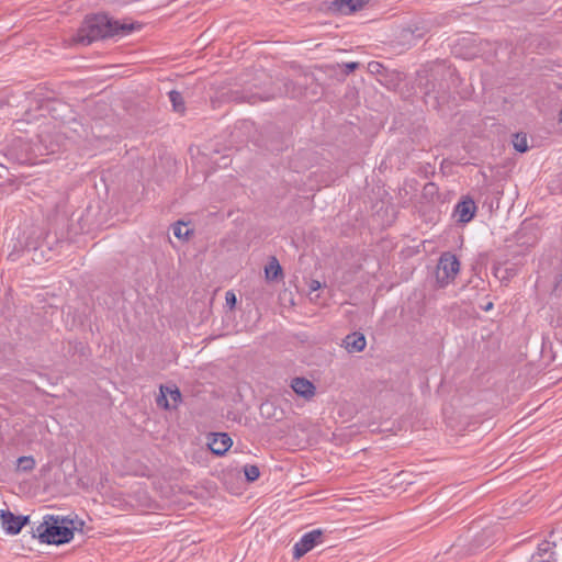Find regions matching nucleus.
Here are the masks:
<instances>
[{"label":"nucleus","mask_w":562,"mask_h":562,"mask_svg":"<svg viewBox=\"0 0 562 562\" xmlns=\"http://www.w3.org/2000/svg\"><path fill=\"white\" fill-rule=\"evenodd\" d=\"M133 26L122 24L106 14H94L85 20L77 33V42L89 45L94 41L116 35H127Z\"/></svg>","instance_id":"obj_1"},{"label":"nucleus","mask_w":562,"mask_h":562,"mask_svg":"<svg viewBox=\"0 0 562 562\" xmlns=\"http://www.w3.org/2000/svg\"><path fill=\"white\" fill-rule=\"evenodd\" d=\"M0 519L2 528L8 535H18L27 524L29 516L14 515L9 509H1Z\"/></svg>","instance_id":"obj_5"},{"label":"nucleus","mask_w":562,"mask_h":562,"mask_svg":"<svg viewBox=\"0 0 562 562\" xmlns=\"http://www.w3.org/2000/svg\"><path fill=\"white\" fill-rule=\"evenodd\" d=\"M270 407H271V405H270V404H268V403L262 404V405H261V412L263 413V412H265V409L270 408Z\"/></svg>","instance_id":"obj_22"},{"label":"nucleus","mask_w":562,"mask_h":562,"mask_svg":"<svg viewBox=\"0 0 562 562\" xmlns=\"http://www.w3.org/2000/svg\"><path fill=\"white\" fill-rule=\"evenodd\" d=\"M33 533L42 543L63 544L74 538V529L65 524V519L59 521L54 516H46L44 521L40 522Z\"/></svg>","instance_id":"obj_2"},{"label":"nucleus","mask_w":562,"mask_h":562,"mask_svg":"<svg viewBox=\"0 0 562 562\" xmlns=\"http://www.w3.org/2000/svg\"><path fill=\"white\" fill-rule=\"evenodd\" d=\"M292 390L305 400H310L315 394L314 384L305 378H294L291 382Z\"/></svg>","instance_id":"obj_9"},{"label":"nucleus","mask_w":562,"mask_h":562,"mask_svg":"<svg viewBox=\"0 0 562 562\" xmlns=\"http://www.w3.org/2000/svg\"><path fill=\"white\" fill-rule=\"evenodd\" d=\"M181 402V393L176 386H160V395L157 397L158 406L169 409L176 408Z\"/></svg>","instance_id":"obj_6"},{"label":"nucleus","mask_w":562,"mask_h":562,"mask_svg":"<svg viewBox=\"0 0 562 562\" xmlns=\"http://www.w3.org/2000/svg\"><path fill=\"white\" fill-rule=\"evenodd\" d=\"M225 301L227 306H229L231 308L235 307L237 301L235 293L232 291H227L225 294Z\"/></svg>","instance_id":"obj_19"},{"label":"nucleus","mask_w":562,"mask_h":562,"mask_svg":"<svg viewBox=\"0 0 562 562\" xmlns=\"http://www.w3.org/2000/svg\"><path fill=\"white\" fill-rule=\"evenodd\" d=\"M476 211V206L471 199L462 200L456 205L454 213L458 216V221L461 223L470 222Z\"/></svg>","instance_id":"obj_10"},{"label":"nucleus","mask_w":562,"mask_h":562,"mask_svg":"<svg viewBox=\"0 0 562 562\" xmlns=\"http://www.w3.org/2000/svg\"><path fill=\"white\" fill-rule=\"evenodd\" d=\"M244 473H245L246 480L248 482L256 481L259 477V475H260L259 468L257 465H254V464H246L244 467Z\"/></svg>","instance_id":"obj_16"},{"label":"nucleus","mask_w":562,"mask_h":562,"mask_svg":"<svg viewBox=\"0 0 562 562\" xmlns=\"http://www.w3.org/2000/svg\"><path fill=\"white\" fill-rule=\"evenodd\" d=\"M323 543V530L313 529L305 532L293 546V558L300 559L316 546Z\"/></svg>","instance_id":"obj_4"},{"label":"nucleus","mask_w":562,"mask_h":562,"mask_svg":"<svg viewBox=\"0 0 562 562\" xmlns=\"http://www.w3.org/2000/svg\"><path fill=\"white\" fill-rule=\"evenodd\" d=\"M232 445V438L225 432L212 434L207 442L210 450L216 456L225 454Z\"/></svg>","instance_id":"obj_7"},{"label":"nucleus","mask_w":562,"mask_h":562,"mask_svg":"<svg viewBox=\"0 0 562 562\" xmlns=\"http://www.w3.org/2000/svg\"><path fill=\"white\" fill-rule=\"evenodd\" d=\"M347 72L355 70L358 67V63L351 61L345 65Z\"/></svg>","instance_id":"obj_20"},{"label":"nucleus","mask_w":562,"mask_h":562,"mask_svg":"<svg viewBox=\"0 0 562 562\" xmlns=\"http://www.w3.org/2000/svg\"><path fill=\"white\" fill-rule=\"evenodd\" d=\"M319 288H321V282H319V281H317V280H313V281L311 282V284H310V289H311L312 291H316V290H318Z\"/></svg>","instance_id":"obj_21"},{"label":"nucleus","mask_w":562,"mask_h":562,"mask_svg":"<svg viewBox=\"0 0 562 562\" xmlns=\"http://www.w3.org/2000/svg\"><path fill=\"white\" fill-rule=\"evenodd\" d=\"M18 468L24 472L31 471L35 468V460L31 456H23L18 459Z\"/></svg>","instance_id":"obj_15"},{"label":"nucleus","mask_w":562,"mask_h":562,"mask_svg":"<svg viewBox=\"0 0 562 562\" xmlns=\"http://www.w3.org/2000/svg\"><path fill=\"white\" fill-rule=\"evenodd\" d=\"M492 307H493V304L488 303L486 306H484V311H490V310H492Z\"/></svg>","instance_id":"obj_23"},{"label":"nucleus","mask_w":562,"mask_h":562,"mask_svg":"<svg viewBox=\"0 0 562 562\" xmlns=\"http://www.w3.org/2000/svg\"><path fill=\"white\" fill-rule=\"evenodd\" d=\"M554 547L555 544L550 541H542L539 543L536 553L531 557L532 562L539 561L537 558H543L546 555H548L546 560H552V562H554Z\"/></svg>","instance_id":"obj_12"},{"label":"nucleus","mask_w":562,"mask_h":562,"mask_svg":"<svg viewBox=\"0 0 562 562\" xmlns=\"http://www.w3.org/2000/svg\"><path fill=\"white\" fill-rule=\"evenodd\" d=\"M460 270V261L456 255L443 252L437 266V281L441 286L452 282Z\"/></svg>","instance_id":"obj_3"},{"label":"nucleus","mask_w":562,"mask_h":562,"mask_svg":"<svg viewBox=\"0 0 562 562\" xmlns=\"http://www.w3.org/2000/svg\"><path fill=\"white\" fill-rule=\"evenodd\" d=\"M514 148L519 153L528 150L527 137L525 135L516 134L513 140Z\"/></svg>","instance_id":"obj_17"},{"label":"nucleus","mask_w":562,"mask_h":562,"mask_svg":"<svg viewBox=\"0 0 562 562\" xmlns=\"http://www.w3.org/2000/svg\"><path fill=\"white\" fill-rule=\"evenodd\" d=\"M168 95H169V101L171 102L173 110L177 112H183L184 103H183V98H182L181 93L177 90H171V91H169Z\"/></svg>","instance_id":"obj_14"},{"label":"nucleus","mask_w":562,"mask_h":562,"mask_svg":"<svg viewBox=\"0 0 562 562\" xmlns=\"http://www.w3.org/2000/svg\"><path fill=\"white\" fill-rule=\"evenodd\" d=\"M367 341L363 334L355 331L345 337L342 340V346L345 349L352 352H360L366 348Z\"/></svg>","instance_id":"obj_11"},{"label":"nucleus","mask_w":562,"mask_h":562,"mask_svg":"<svg viewBox=\"0 0 562 562\" xmlns=\"http://www.w3.org/2000/svg\"><path fill=\"white\" fill-rule=\"evenodd\" d=\"M369 0H334L330 10L340 14H351L364 8Z\"/></svg>","instance_id":"obj_8"},{"label":"nucleus","mask_w":562,"mask_h":562,"mask_svg":"<svg viewBox=\"0 0 562 562\" xmlns=\"http://www.w3.org/2000/svg\"><path fill=\"white\" fill-rule=\"evenodd\" d=\"M265 273L267 280H276L282 273V268L274 257L266 266Z\"/></svg>","instance_id":"obj_13"},{"label":"nucleus","mask_w":562,"mask_h":562,"mask_svg":"<svg viewBox=\"0 0 562 562\" xmlns=\"http://www.w3.org/2000/svg\"><path fill=\"white\" fill-rule=\"evenodd\" d=\"M370 66H371V67H378V66H379V63L371 64Z\"/></svg>","instance_id":"obj_24"},{"label":"nucleus","mask_w":562,"mask_h":562,"mask_svg":"<svg viewBox=\"0 0 562 562\" xmlns=\"http://www.w3.org/2000/svg\"><path fill=\"white\" fill-rule=\"evenodd\" d=\"M173 235L178 238H186L189 235V228L183 223H178L173 226Z\"/></svg>","instance_id":"obj_18"}]
</instances>
